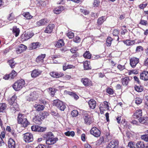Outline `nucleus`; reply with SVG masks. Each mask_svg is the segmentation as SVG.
I'll return each instance as SVG.
<instances>
[{"instance_id":"31","label":"nucleus","mask_w":148,"mask_h":148,"mask_svg":"<svg viewBox=\"0 0 148 148\" xmlns=\"http://www.w3.org/2000/svg\"><path fill=\"white\" fill-rule=\"evenodd\" d=\"M64 10V8L63 6H60L58 8H56L53 11V12L54 13L58 14L60 13Z\"/></svg>"},{"instance_id":"3","label":"nucleus","mask_w":148,"mask_h":148,"mask_svg":"<svg viewBox=\"0 0 148 148\" xmlns=\"http://www.w3.org/2000/svg\"><path fill=\"white\" fill-rule=\"evenodd\" d=\"M53 105L61 111L64 110L66 108L64 103L59 99L54 100L53 101Z\"/></svg>"},{"instance_id":"29","label":"nucleus","mask_w":148,"mask_h":148,"mask_svg":"<svg viewBox=\"0 0 148 148\" xmlns=\"http://www.w3.org/2000/svg\"><path fill=\"white\" fill-rule=\"evenodd\" d=\"M12 32L16 37H17L19 34L20 30L19 28H17L16 26H14L13 28Z\"/></svg>"},{"instance_id":"8","label":"nucleus","mask_w":148,"mask_h":148,"mask_svg":"<svg viewBox=\"0 0 148 148\" xmlns=\"http://www.w3.org/2000/svg\"><path fill=\"white\" fill-rule=\"evenodd\" d=\"M90 134L95 137L99 136L101 134L100 131L97 127H92L90 131Z\"/></svg>"},{"instance_id":"22","label":"nucleus","mask_w":148,"mask_h":148,"mask_svg":"<svg viewBox=\"0 0 148 148\" xmlns=\"http://www.w3.org/2000/svg\"><path fill=\"white\" fill-rule=\"evenodd\" d=\"M33 121L36 123L39 124L42 120L41 116L39 114L33 118Z\"/></svg>"},{"instance_id":"40","label":"nucleus","mask_w":148,"mask_h":148,"mask_svg":"<svg viewBox=\"0 0 148 148\" xmlns=\"http://www.w3.org/2000/svg\"><path fill=\"white\" fill-rule=\"evenodd\" d=\"M64 134L68 136L73 137L75 135V132L73 131H68L64 133Z\"/></svg>"},{"instance_id":"35","label":"nucleus","mask_w":148,"mask_h":148,"mask_svg":"<svg viewBox=\"0 0 148 148\" xmlns=\"http://www.w3.org/2000/svg\"><path fill=\"white\" fill-rule=\"evenodd\" d=\"M21 122L19 123L21 124L24 127H27L29 123V122H28L26 118H24L23 120Z\"/></svg>"},{"instance_id":"59","label":"nucleus","mask_w":148,"mask_h":148,"mask_svg":"<svg viewBox=\"0 0 148 148\" xmlns=\"http://www.w3.org/2000/svg\"><path fill=\"white\" fill-rule=\"evenodd\" d=\"M99 5V0H94L93 5L97 7Z\"/></svg>"},{"instance_id":"45","label":"nucleus","mask_w":148,"mask_h":148,"mask_svg":"<svg viewBox=\"0 0 148 148\" xmlns=\"http://www.w3.org/2000/svg\"><path fill=\"white\" fill-rule=\"evenodd\" d=\"M40 115L42 119H44L47 117V115H49L48 113L47 112H44L39 114Z\"/></svg>"},{"instance_id":"51","label":"nucleus","mask_w":148,"mask_h":148,"mask_svg":"<svg viewBox=\"0 0 148 148\" xmlns=\"http://www.w3.org/2000/svg\"><path fill=\"white\" fill-rule=\"evenodd\" d=\"M24 16L27 19H30L31 18L32 16L28 12H26L24 15Z\"/></svg>"},{"instance_id":"50","label":"nucleus","mask_w":148,"mask_h":148,"mask_svg":"<svg viewBox=\"0 0 148 148\" xmlns=\"http://www.w3.org/2000/svg\"><path fill=\"white\" fill-rule=\"evenodd\" d=\"M135 103L138 105L140 104L142 101V99L140 97H136L135 99Z\"/></svg>"},{"instance_id":"25","label":"nucleus","mask_w":148,"mask_h":148,"mask_svg":"<svg viewBox=\"0 0 148 148\" xmlns=\"http://www.w3.org/2000/svg\"><path fill=\"white\" fill-rule=\"evenodd\" d=\"M8 147L9 148H14L15 147V143L13 139L10 138L8 141Z\"/></svg>"},{"instance_id":"56","label":"nucleus","mask_w":148,"mask_h":148,"mask_svg":"<svg viewBox=\"0 0 148 148\" xmlns=\"http://www.w3.org/2000/svg\"><path fill=\"white\" fill-rule=\"evenodd\" d=\"M107 92L110 95H112L114 91L112 89L110 88H108L106 90Z\"/></svg>"},{"instance_id":"24","label":"nucleus","mask_w":148,"mask_h":148,"mask_svg":"<svg viewBox=\"0 0 148 148\" xmlns=\"http://www.w3.org/2000/svg\"><path fill=\"white\" fill-rule=\"evenodd\" d=\"M7 119L6 116H1L0 117V125L2 128L3 127V124H6L7 123Z\"/></svg>"},{"instance_id":"28","label":"nucleus","mask_w":148,"mask_h":148,"mask_svg":"<svg viewBox=\"0 0 148 148\" xmlns=\"http://www.w3.org/2000/svg\"><path fill=\"white\" fill-rule=\"evenodd\" d=\"M139 122L142 124H145L148 121V117L147 116L140 117L138 119Z\"/></svg>"},{"instance_id":"62","label":"nucleus","mask_w":148,"mask_h":148,"mask_svg":"<svg viewBox=\"0 0 148 148\" xmlns=\"http://www.w3.org/2000/svg\"><path fill=\"white\" fill-rule=\"evenodd\" d=\"M140 23L142 25H146L147 24V22L146 21L141 19Z\"/></svg>"},{"instance_id":"11","label":"nucleus","mask_w":148,"mask_h":148,"mask_svg":"<svg viewBox=\"0 0 148 148\" xmlns=\"http://www.w3.org/2000/svg\"><path fill=\"white\" fill-rule=\"evenodd\" d=\"M27 49V47L23 44H21L19 45L17 49L16 52L17 53L19 54L25 51Z\"/></svg>"},{"instance_id":"4","label":"nucleus","mask_w":148,"mask_h":148,"mask_svg":"<svg viewBox=\"0 0 148 148\" xmlns=\"http://www.w3.org/2000/svg\"><path fill=\"white\" fill-rule=\"evenodd\" d=\"M16 97L15 95L13 96L11 98L8 100V102L10 105H11L10 108L12 109L13 110H17L18 108V105L17 103L15 102Z\"/></svg>"},{"instance_id":"57","label":"nucleus","mask_w":148,"mask_h":148,"mask_svg":"<svg viewBox=\"0 0 148 148\" xmlns=\"http://www.w3.org/2000/svg\"><path fill=\"white\" fill-rule=\"evenodd\" d=\"M51 114L52 115L55 116L57 117H59L60 116L59 114L55 111H52L51 112Z\"/></svg>"},{"instance_id":"17","label":"nucleus","mask_w":148,"mask_h":148,"mask_svg":"<svg viewBox=\"0 0 148 148\" xmlns=\"http://www.w3.org/2000/svg\"><path fill=\"white\" fill-rule=\"evenodd\" d=\"M142 115V112L141 110H137L136 112L134 113L133 115V117L134 119H138L139 117H141Z\"/></svg>"},{"instance_id":"19","label":"nucleus","mask_w":148,"mask_h":148,"mask_svg":"<svg viewBox=\"0 0 148 148\" xmlns=\"http://www.w3.org/2000/svg\"><path fill=\"white\" fill-rule=\"evenodd\" d=\"M41 73V71L37 69L34 70L31 73L32 77H36L40 75Z\"/></svg>"},{"instance_id":"52","label":"nucleus","mask_w":148,"mask_h":148,"mask_svg":"<svg viewBox=\"0 0 148 148\" xmlns=\"http://www.w3.org/2000/svg\"><path fill=\"white\" fill-rule=\"evenodd\" d=\"M141 138L146 142H148V134H145L141 136Z\"/></svg>"},{"instance_id":"2","label":"nucleus","mask_w":148,"mask_h":148,"mask_svg":"<svg viewBox=\"0 0 148 148\" xmlns=\"http://www.w3.org/2000/svg\"><path fill=\"white\" fill-rule=\"evenodd\" d=\"M25 84L24 80L23 79H21L15 82L12 87L15 90L18 91L23 87Z\"/></svg>"},{"instance_id":"34","label":"nucleus","mask_w":148,"mask_h":148,"mask_svg":"<svg viewBox=\"0 0 148 148\" xmlns=\"http://www.w3.org/2000/svg\"><path fill=\"white\" fill-rule=\"evenodd\" d=\"M130 79L128 77H125L122 79V84L124 86L127 85Z\"/></svg>"},{"instance_id":"26","label":"nucleus","mask_w":148,"mask_h":148,"mask_svg":"<svg viewBox=\"0 0 148 148\" xmlns=\"http://www.w3.org/2000/svg\"><path fill=\"white\" fill-rule=\"evenodd\" d=\"M136 148H147V146L142 141H138L136 143Z\"/></svg>"},{"instance_id":"13","label":"nucleus","mask_w":148,"mask_h":148,"mask_svg":"<svg viewBox=\"0 0 148 148\" xmlns=\"http://www.w3.org/2000/svg\"><path fill=\"white\" fill-rule=\"evenodd\" d=\"M49 21L46 18L41 19L36 23V26H40L43 25L48 23Z\"/></svg>"},{"instance_id":"47","label":"nucleus","mask_w":148,"mask_h":148,"mask_svg":"<svg viewBox=\"0 0 148 148\" xmlns=\"http://www.w3.org/2000/svg\"><path fill=\"white\" fill-rule=\"evenodd\" d=\"M112 40V38L110 37H108L107 39L106 45L107 46H110Z\"/></svg>"},{"instance_id":"15","label":"nucleus","mask_w":148,"mask_h":148,"mask_svg":"<svg viewBox=\"0 0 148 148\" xmlns=\"http://www.w3.org/2000/svg\"><path fill=\"white\" fill-rule=\"evenodd\" d=\"M55 25L53 24H49L46 28L45 32L47 33H51L52 32L53 29Z\"/></svg>"},{"instance_id":"16","label":"nucleus","mask_w":148,"mask_h":148,"mask_svg":"<svg viewBox=\"0 0 148 148\" xmlns=\"http://www.w3.org/2000/svg\"><path fill=\"white\" fill-rule=\"evenodd\" d=\"M34 35V34L32 32H27L25 33L23 36V38L25 40H27L32 37Z\"/></svg>"},{"instance_id":"6","label":"nucleus","mask_w":148,"mask_h":148,"mask_svg":"<svg viewBox=\"0 0 148 148\" xmlns=\"http://www.w3.org/2000/svg\"><path fill=\"white\" fill-rule=\"evenodd\" d=\"M83 118L85 123L90 125L91 123V119L88 113V112L85 111L83 112Z\"/></svg>"},{"instance_id":"46","label":"nucleus","mask_w":148,"mask_h":148,"mask_svg":"<svg viewBox=\"0 0 148 148\" xmlns=\"http://www.w3.org/2000/svg\"><path fill=\"white\" fill-rule=\"evenodd\" d=\"M135 90L138 92H141L143 90V88L140 86H135Z\"/></svg>"},{"instance_id":"20","label":"nucleus","mask_w":148,"mask_h":148,"mask_svg":"<svg viewBox=\"0 0 148 148\" xmlns=\"http://www.w3.org/2000/svg\"><path fill=\"white\" fill-rule=\"evenodd\" d=\"M46 56L45 54H41L36 58V61L38 63H41L43 62V59Z\"/></svg>"},{"instance_id":"23","label":"nucleus","mask_w":148,"mask_h":148,"mask_svg":"<svg viewBox=\"0 0 148 148\" xmlns=\"http://www.w3.org/2000/svg\"><path fill=\"white\" fill-rule=\"evenodd\" d=\"M64 45V41L62 39H60L56 41L55 44V46L57 48H60Z\"/></svg>"},{"instance_id":"43","label":"nucleus","mask_w":148,"mask_h":148,"mask_svg":"<svg viewBox=\"0 0 148 148\" xmlns=\"http://www.w3.org/2000/svg\"><path fill=\"white\" fill-rule=\"evenodd\" d=\"M84 57L88 59H90L91 58V55L89 51H86L83 55Z\"/></svg>"},{"instance_id":"38","label":"nucleus","mask_w":148,"mask_h":148,"mask_svg":"<svg viewBox=\"0 0 148 148\" xmlns=\"http://www.w3.org/2000/svg\"><path fill=\"white\" fill-rule=\"evenodd\" d=\"M8 63L12 68L13 69L14 68L16 63L15 62L14 59H11L9 60L8 61Z\"/></svg>"},{"instance_id":"49","label":"nucleus","mask_w":148,"mask_h":148,"mask_svg":"<svg viewBox=\"0 0 148 148\" xmlns=\"http://www.w3.org/2000/svg\"><path fill=\"white\" fill-rule=\"evenodd\" d=\"M6 104L5 103L0 104V112H3L5 109Z\"/></svg>"},{"instance_id":"1","label":"nucleus","mask_w":148,"mask_h":148,"mask_svg":"<svg viewBox=\"0 0 148 148\" xmlns=\"http://www.w3.org/2000/svg\"><path fill=\"white\" fill-rule=\"evenodd\" d=\"M43 137L46 139V143L48 145L54 144L58 140L57 138H54V136L53 133L49 132L44 134Z\"/></svg>"},{"instance_id":"14","label":"nucleus","mask_w":148,"mask_h":148,"mask_svg":"<svg viewBox=\"0 0 148 148\" xmlns=\"http://www.w3.org/2000/svg\"><path fill=\"white\" fill-rule=\"evenodd\" d=\"M89 107L92 109H94L96 105V102L94 99H91L88 102Z\"/></svg>"},{"instance_id":"60","label":"nucleus","mask_w":148,"mask_h":148,"mask_svg":"<svg viewBox=\"0 0 148 148\" xmlns=\"http://www.w3.org/2000/svg\"><path fill=\"white\" fill-rule=\"evenodd\" d=\"M80 11L81 12H82L85 15L88 14L89 13L88 11H87L86 10H84L82 9H81L80 10Z\"/></svg>"},{"instance_id":"30","label":"nucleus","mask_w":148,"mask_h":148,"mask_svg":"<svg viewBox=\"0 0 148 148\" xmlns=\"http://www.w3.org/2000/svg\"><path fill=\"white\" fill-rule=\"evenodd\" d=\"M39 43L38 42H33L30 45L29 49H35L39 47Z\"/></svg>"},{"instance_id":"53","label":"nucleus","mask_w":148,"mask_h":148,"mask_svg":"<svg viewBox=\"0 0 148 148\" xmlns=\"http://www.w3.org/2000/svg\"><path fill=\"white\" fill-rule=\"evenodd\" d=\"M15 18L13 13H11L9 15L8 17V19L9 21H11Z\"/></svg>"},{"instance_id":"36","label":"nucleus","mask_w":148,"mask_h":148,"mask_svg":"<svg viewBox=\"0 0 148 148\" xmlns=\"http://www.w3.org/2000/svg\"><path fill=\"white\" fill-rule=\"evenodd\" d=\"M34 107L35 108L36 110L38 111L43 110L45 108L44 106L36 104L34 105Z\"/></svg>"},{"instance_id":"5","label":"nucleus","mask_w":148,"mask_h":148,"mask_svg":"<svg viewBox=\"0 0 148 148\" xmlns=\"http://www.w3.org/2000/svg\"><path fill=\"white\" fill-rule=\"evenodd\" d=\"M23 136V139L25 142L29 143L33 141V137L32 134L27 133L24 134Z\"/></svg>"},{"instance_id":"54","label":"nucleus","mask_w":148,"mask_h":148,"mask_svg":"<svg viewBox=\"0 0 148 148\" xmlns=\"http://www.w3.org/2000/svg\"><path fill=\"white\" fill-rule=\"evenodd\" d=\"M104 107H103L104 109H106L107 110H109V107L108 104V103L107 101H104Z\"/></svg>"},{"instance_id":"48","label":"nucleus","mask_w":148,"mask_h":148,"mask_svg":"<svg viewBox=\"0 0 148 148\" xmlns=\"http://www.w3.org/2000/svg\"><path fill=\"white\" fill-rule=\"evenodd\" d=\"M71 114L72 116L76 117L78 116V112L77 110H74L71 111Z\"/></svg>"},{"instance_id":"33","label":"nucleus","mask_w":148,"mask_h":148,"mask_svg":"<svg viewBox=\"0 0 148 148\" xmlns=\"http://www.w3.org/2000/svg\"><path fill=\"white\" fill-rule=\"evenodd\" d=\"M123 42L127 45L130 46L134 44L135 42V40H127L125 41H123Z\"/></svg>"},{"instance_id":"64","label":"nucleus","mask_w":148,"mask_h":148,"mask_svg":"<svg viewBox=\"0 0 148 148\" xmlns=\"http://www.w3.org/2000/svg\"><path fill=\"white\" fill-rule=\"evenodd\" d=\"M74 41L76 42H78L80 41V38L78 36H76L75 38L73 39Z\"/></svg>"},{"instance_id":"55","label":"nucleus","mask_w":148,"mask_h":148,"mask_svg":"<svg viewBox=\"0 0 148 148\" xmlns=\"http://www.w3.org/2000/svg\"><path fill=\"white\" fill-rule=\"evenodd\" d=\"M143 48L142 46H138L136 47V52H139L143 51Z\"/></svg>"},{"instance_id":"21","label":"nucleus","mask_w":148,"mask_h":148,"mask_svg":"<svg viewBox=\"0 0 148 148\" xmlns=\"http://www.w3.org/2000/svg\"><path fill=\"white\" fill-rule=\"evenodd\" d=\"M81 82L86 86H89L91 85V82L88 78H82Z\"/></svg>"},{"instance_id":"7","label":"nucleus","mask_w":148,"mask_h":148,"mask_svg":"<svg viewBox=\"0 0 148 148\" xmlns=\"http://www.w3.org/2000/svg\"><path fill=\"white\" fill-rule=\"evenodd\" d=\"M118 146L119 142L118 140H113L108 143L106 148H118Z\"/></svg>"},{"instance_id":"41","label":"nucleus","mask_w":148,"mask_h":148,"mask_svg":"<svg viewBox=\"0 0 148 148\" xmlns=\"http://www.w3.org/2000/svg\"><path fill=\"white\" fill-rule=\"evenodd\" d=\"M136 143L132 141L129 142L128 145V146L130 148H136Z\"/></svg>"},{"instance_id":"58","label":"nucleus","mask_w":148,"mask_h":148,"mask_svg":"<svg viewBox=\"0 0 148 148\" xmlns=\"http://www.w3.org/2000/svg\"><path fill=\"white\" fill-rule=\"evenodd\" d=\"M67 36L69 38H72L74 36V33L72 32H69L67 34Z\"/></svg>"},{"instance_id":"61","label":"nucleus","mask_w":148,"mask_h":148,"mask_svg":"<svg viewBox=\"0 0 148 148\" xmlns=\"http://www.w3.org/2000/svg\"><path fill=\"white\" fill-rule=\"evenodd\" d=\"M117 67V68L121 71H122L125 69L124 66L121 65L120 64L118 65Z\"/></svg>"},{"instance_id":"37","label":"nucleus","mask_w":148,"mask_h":148,"mask_svg":"<svg viewBox=\"0 0 148 148\" xmlns=\"http://www.w3.org/2000/svg\"><path fill=\"white\" fill-rule=\"evenodd\" d=\"M90 62L88 61H86L84 62V69L88 70L90 69V66H89Z\"/></svg>"},{"instance_id":"32","label":"nucleus","mask_w":148,"mask_h":148,"mask_svg":"<svg viewBox=\"0 0 148 148\" xmlns=\"http://www.w3.org/2000/svg\"><path fill=\"white\" fill-rule=\"evenodd\" d=\"M106 18L105 16H102L99 18L97 23L99 25H101L106 20Z\"/></svg>"},{"instance_id":"10","label":"nucleus","mask_w":148,"mask_h":148,"mask_svg":"<svg viewBox=\"0 0 148 148\" xmlns=\"http://www.w3.org/2000/svg\"><path fill=\"white\" fill-rule=\"evenodd\" d=\"M140 78L144 81L148 80V71H144L140 75Z\"/></svg>"},{"instance_id":"42","label":"nucleus","mask_w":148,"mask_h":148,"mask_svg":"<svg viewBox=\"0 0 148 148\" xmlns=\"http://www.w3.org/2000/svg\"><path fill=\"white\" fill-rule=\"evenodd\" d=\"M24 118H25V115L22 114H19L18 115V123L21 122L23 120Z\"/></svg>"},{"instance_id":"44","label":"nucleus","mask_w":148,"mask_h":148,"mask_svg":"<svg viewBox=\"0 0 148 148\" xmlns=\"http://www.w3.org/2000/svg\"><path fill=\"white\" fill-rule=\"evenodd\" d=\"M49 92L50 95L52 97H53L56 92V90L54 88H49Z\"/></svg>"},{"instance_id":"9","label":"nucleus","mask_w":148,"mask_h":148,"mask_svg":"<svg viewBox=\"0 0 148 148\" xmlns=\"http://www.w3.org/2000/svg\"><path fill=\"white\" fill-rule=\"evenodd\" d=\"M139 62V59L135 57H133L130 59V64L131 66L134 68Z\"/></svg>"},{"instance_id":"27","label":"nucleus","mask_w":148,"mask_h":148,"mask_svg":"<svg viewBox=\"0 0 148 148\" xmlns=\"http://www.w3.org/2000/svg\"><path fill=\"white\" fill-rule=\"evenodd\" d=\"M75 67V66L73 65L67 64L66 63H64L63 65V69L65 71L68 69L74 68Z\"/></svg>"},{"instance_id":"12","label":"nucleus","mask_w":148,"mask_h":148,"mask_svg":"<svg viewBox=\"0 0 148 148\" xmlns=\"http://www.w3.org/2000/svg\"><path fill=\"white\" fill-rule=\"evenodd\" d=\"M36 94V92L35 91L31 93L29 96H27V100L29 101L35 100L38 97V96Z\"/></svg>"},{"instance_id":"63","label":"nucleus","mask_w":148,"mask_h":148,"mask_svg":"<svg viewBox=\"0 0 148 148\" xmlns=\"http://www.w3.org/2000/svg\"><path fill=\"white\" fill-rule=\"evenodd\" d=\"M119 34V31L117 29H114L113 32V34L115 36H117Z\"/></svg>"},{"instance_id":"18","label":"nucleus","mask_w":148,"mask_h":148,"mask_svg":"<svg viewBox=\"0 0 148 148\" xmlns=\"http://www.w3.org/2000/svg\"><path fill=\"white\" fill-rule=\"evenodd\" d=\"M50 75L52 77L56 78H58L64 75L62 73H58L55 72H53L50 73Z\"/></svg>"},{"instance_id":"39","label":"nucleus","mask_w":148,"mask_h":148,"mask_svg":"<svg viewBox=\"0 0 148 148\" xmlns=\"http://www.w3.org/2000/svg\"><path fill=\"white\" fill-rule=\"evenodd\" d=\"M9 76L11 79H13L16 76L17 73L14 70H12L11 72L9 74Z\"/></svg>"}]
</instances>
